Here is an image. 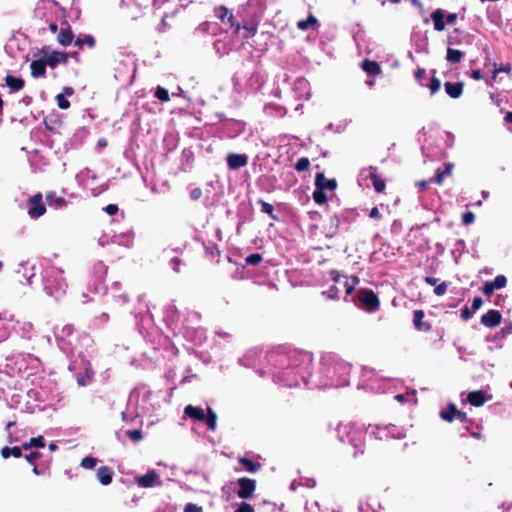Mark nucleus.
Segmentation results:
<instances>
[{"instance_id":"obj_58","label":"nucleus","mask_w":512,"mask_h":512,"mask_svg":"<svg viewBox=\"0 0 512 512\" xmlns=\"http://www.w3.org/2000/svg\"><path fill=\"white\" fill-rule=\"evenodd\" d=\"M460 422H466L468 420L467 414L457 409L456 418Z\"/></svg>"},{"instance_id":"obj_51","label":"nucleus","mask_w":512,"mask_h":512,"mask_svg":"<svg viewBox=\"0 0 512 512\" xmlns=\"http://www.w3.org/2000/svg\"><path fill=\"white\" fill-rule=\"evenodd\" d=\"M41 454L39 452H30L28 454L25 455V459L27 460V462L35 465V462L40 458Z\"/></svg>"},{"instance_id":"obj_35","label":"nucleus","mask_w":512,"mask_h":512,"mask_svg":"<svg viewBox=\"0 0 512 512\" xmlns=\"http://www.w3.org/2000/svg\"><path fill=\"white\" fill-rule=\"evenodd\" d=\"M154 95L158 100H160L162 102H168L170 100V95H169L168 90L161 86H157Z\"/></svg>"},{"instance_id":"obj_15","label":"nucleus","mask_w":512,"mask_h":512,"mask_svg":"<svg viewBox=\"0 0 512 512\" xmlns=\"http://www.w3.org/2000/svg\"><path fill=\"white\" fill-rule=\"evenodd\" d=\"M184 414H185V416H187L193 420L199 421V422H203L205 419L204 410L201 407H197V406H193V405H187L184 408Z\"/></svg>"},{"instance_id":"obj_46","label":"nucleus","mask_w":512,"mask_h":512,"mask_svg":"<svg viewBox=\"0 0 512 512\" xmlns=\"http://www.w3.org/2000/svg\"><path fill=\"white\" fill-rule=\"evenodd\" d=\"M254 511H255L254 507L251 504L244 502V501L241 502L238 505L237 509L235 510V512H254Z\"/></svg>"},{"instance_id":"obj_5","label":"nucleus","mask_w":512,"mask_h":512,"mask_svg":"<svg viewBox=\"0 0 512 512\" xmlns=\"http://www.w3.org/2000/svg\"><path fill=\"white\" fill-rule=\"evenodd\" d=\"M39 52L44 57H46V62H48V66L52 69L56 68L58 64L66 65L68 63V58L70 55L66 52L59 51H52L50 54H48V48L45 46L42 47Z\"/></svg>"},{"instance_id":"obj_21","label":"nucleus","mask_w":512,"mask_h":512,"mask_svg":"<svg viewBox=\"0 0 512 512\" xmlns=\"http://www.w3.org/2000/svg\"><path fill=\"white\" fill-rule=\"evenodd\" d=\"M320 181H322V177H318L315 179V190L313 192V200L315 203L322 205L327 202L328 198L324 190H321Z\"/></svg>"},{"instance_id":"obj_30","label":"nucleus","mask_w":512,"mask_h":512,"mask_svg":"<svg viewBox=\"0 0 512 512\" xmlns=\"http://www.w3.org/2000/svg\"><path fill=\"white\" fill-rule=\"evenodd\" d=\"M334 369H339V370H342V375H341V378L337 381L336 385L337 386H345L348 384V376H349V372H350V367L346 364H336Z\"/></svg>"},{"instance_id":"obj_50","label":"nucleus","mask_w":512,"mask_h":512,"mask_svg":"<svg viewBox=\"0 0 512 512\" xmlns=\"http://www.w3.org/2000/svg\"><path fill=\"white\" fill-rule=\"evenodd\" d=\"M474 313L475 312L472 309H469L467 306H465L464 308L461 309V318L464 321H468L469 319L472 318Z\"/></svg>"},{"instance_id":"obj_10","label":"nucleus","mask_w":512,"mask_h":512,"mask_svg":"<svg viewBox=\"0 0 512 512\" xmlns=\"http://www.w3.org/2000/svg\"><path fill=\"white\" fill-rule=\"evenodd\" d=\"M226 160L228 167L232 170L240 169L246 166L248 163V157L245 154L230 153L228 154Z\"/></svg>"},{"instance_id":"obj_25","label":"nucleus","mask_w":512,"mask_h":512,"mask_svg":"<svg viewBox=\"0 0 512 512\" xmlns=\"http://www.w3.org/2000/svg\"><path fill=\"white\" fill-rule=\"evenodd\" d=\"M457 406L454 403H449L446 409L440 411V417L446 422H452L456 418Z\"/></svg>"},{"instance_id":"obj_16","label":"nucleus","mask_w":512,"mask_h":512,"mask_svg":"<svg viewBox=\"0 0 512 512\" xmlns=\"http://www.w3.org/2000/svg\"><path fill=\"white\" fill-rule=\"evenodd\" d=\"M467 401L475 407L482 406L486 401L487 397L484 391L482 390H475L468 394Z\"/></svg>"},{"instance_id":"obj_8","label":"nucleus","mask_w":512,"mask_h":512,"mask_svg":"<svg viewBox=\"0 0 512 512\" xmlns=\"http://www.w3.org/2000/svg\"><path fill=\"white\" fill-rule=\"evenodd\" d=\"M136 483L143 488H151L161 486L162 481L159 474L155 470L148 471L146 474L135 478Z\"/></svg>"},{"instance_id":"obj_56","label":"nucleus","mask_w":512,"mask_h":512,"mask_svg":"<svg viewBox=\"0 0 512 512\" xmlns=\"http://www.w3.org/2000/svg\"><path fill=\"white\" fill-rule=\"evenodd\" d=\"M426 75V70L424 68H418L417 70H415L414 72V77L419 81L421 82V80L425 77Z\"/></svg>"},{"instance_id":"obj_42","label":"nucleus","mask_w":512,"mask_h":512,"mask_svg":"<svg viewBox=\"0 0 512 512\" xmlns=\"http://www.w3.org/2000/svg\"><path fill=\"white\" fill-rule=\"evenodd\" d=\"M57 105L60 109L66 110L70 107V102L65 98L64 94L56 96Z\"/></svg>"},{"instance_id":"obj_53","label":"nucleus","mask_w":512,"mask_h":512,"mask_svg":"<svg viewBox=\"0 0 512 512\" xmlns=\"http://www.w3.org/2000/svg\"><path fill=\"white\" fill-rule=\"evenodd\" d=\"M201 196H202V189L199 187L192 189L190 192V198L193 201L200 199Z\"/></svg>"},{"instance_id":"obj_64","label":"nucleus","mask_w":512,"mask_h":512,"mask_svg":"<svg viewBox=\"0 0 512 512\" xmlns=\"http://www.w3.org/2000/svg\"><path fill=\"white\" fill-rule=\"evenodd\" d=\"M428 184H429V182L426 180H422V181L418 182V186L420 187L421 190H426L428 188Z\"/></svg>"},{"instance_id":"obj_1","label":"nucleus","mask_w":512,"mask_h":512,"mask_svg":"<svg viewBox=\"0 0 512 512\" xmlns=\"http://www.w3.org/2000/svg\"><path fill=\"white\" fill-rule=\"evenodd\" d=\"M269 360L279 369L308 371L313 363V355L302 349L280 346L269 353Z\"/></svg>"},{"instance_id":"obj_60","label":"nucleus","mask_w":512,"mask_h":512,"mask_svg":"<svg viewBox=\"0 0 512 512\" xmlns=\"http://www.w3.org/2000/svg\"><path fill=\"white\" fill-rule=\"evenodd\" d=\"M457 20V14L456 13H449L447 16H446V22L448 24H454Z\"/></svg>"},{"instance_id":"obj_12","label":"nucleus","mask_w":512,"mask_h":512,"mask_svg":"<svg viewBox=\"0 0 512 512\" xmlns=\"http://www.w3.org/2000/svg\"><path fill=\"white\" fill-rule=\"evenodd\" d=\"M425 313L423 310H415L413 312V324L418 331L428 332L432 326L429 322L423 321Z\"/></svg>"},{"instance_id":"obj_62","label":"nucleus","mask_w":512,"mask_h":512,"mask_svg":"<svg viewBox=\"0 0 512 512\" xmlns=\"http://www.w3.org/2000/svg\"><path fill=\"white\" fill-rule=\"evenodd\" d=\"M471 77L475 80H480V79H482V73L479 69L472 70Z\"/></svg>"},{"instance_id":"obj_36","label":"nucleus","mask_w":512,"mask_h":512,"mask_svg":"<svg viewBox=\"0 0 512 512\" xmlns=\"http://www.w3.org/2000/svg\"><path fill=\"white\" fill-rule=\"evenodd\" d=\"M262 260L263 257L260 253H253L245 258V263L246 265L257 266L262 262Z\"/></svg>"},{"instance_id":"obj_43","label":"nucleus","mask_w":512,"mask_h":512,"mask_svg":"<svg viewBox=\"0 0 512 512\" xmlns=\"http://www.w3.org/2000/svg\"><path fill=\"white\" fill-rule=\"evenodd\" d=\"M441 88V81L437 77H432L429 83L431 94L437 93Z\"/></svg>"},{"instance_id":"obj_44","label":"nucleus","mask_w":512,"mask_h":512,"mask_svg":"<svg viewBox=\"0 0 512 512\" xmlns=\"http://www.w3.org/2000/svg\"><path fill=\"white\" fill-rule=\"evenodd\" d=\"M30 445L35 448H43L45 446V440L43 436L33 437L30 440Z\"/></svg>"},{"instance_id":"obj_17","label":"nucleus","mask_w":512,"mask_h":512,"mask_svg":"<svg viewBox=\"0 0 512 512\" xmlns=\"http://www.w3.org/2000/svg\"><path fill=\"white\" fill-rule=\"evenodd\" d=\"M361 68L370 76H378L382 73L379 63L369 59L363 60Z\"/></svg>"},{"instance_id":"obj_55","label":"nucleus","mask_w":512,"mask_h":512,"mask_svg":"<svg viewBox=\"0 0 512 512\" xmlns=\"http://www.w3.org/2000/svg\"><path fill=\"white\" fill-rule=\"evenodd\" d=\"M104 211L109 215H115L118 212V206L116 204H109L104 208Z\"/></svg>"},{"instance_id":"obj_23","label":"nucleus","mask_w":512,"mask_h":512,"mask_svg":"<svg viewBox=\"0 0 512 512\" xmlns=\"http://www.w3.org/2000/svg\"><path fill=\"white\" fill-rule=\"evenodd\" d=\"M431 19L434 22V29L436 31H443L445 29L444 12L442 9H436L431 13Z\"/></svg>"},{"instance_id":"obj_20","label":"nucleus","mask_w":512,"mask_h":512,"mask_svg":"<svg viewBox=\"0 0 512 512\" xmlns=\"http://www.w3.org/2000/svg\"><path fill=\"white\" fill-rule=\"evenodd\" d=\"M73 39H74V34H73L70 26H67L66 28L61 29L57 36L58 43L63 46L70 45L73 42Z\"/></svg>"},{"instance_id":"obj_47","label":"nucleus","mask_w":512,"mask_h":512,"mask_svg":"<svg viewBox=\"0 0 512 512\" xmlns=\"http://www.w3.org/2000/svg\"><path fill=\"white\" fill-rule=\"evenodd\" d=\"M245 29V34L243 35V39H250L251 37H253L256 32H257V27L256 26H244L243 27Z\"/></svg>"},{"instance_id":"obj_11","label":"nucleus","mask_w":512,"mask_h":512,"mask_svg":"<svg viewBox=\"0 0 512 512\" xmlns=\"http://www.w3.org/2000/svg\"><path fill=\"white\" fill-rule=\"evenodd\" d=\"M46 66H48V62H46V57L38 60H33L30 64L31 76L33 78L45 77Z\"/></svg>"},{"instance_id":"obj_33","label":"nucleus","mask_w":512,"mask_h":512,"mask_svg":"<svg viewBox=\"0 0 512 512\" xmlns=\"http://www.w3.org/2000/svg\"><path fill=\"white\" fill-rule=\"evenodd\" d=\"M74 43L76 46L82 49L84 44H86L89 48H94L96 42L95 38L92 35L88 34L85 35L84 38L77 37Z\"/></svg>"},{"instance_id":"obj_52","label":"nucleus","mask_w":512,"mask_h":512,"mask_svg":"<svg viewBox=\"0 0 512 512\" xmlns=\"http://www.w3.org/2000/svg\"><path fill=\"white\" fill-rule=\"evenodd\" d=\"M184 512H203V508L194 503H187L184 507Z\"/></svg>"},{"instance_id":"obj_4","label":"nucleus","mask_w":512,"mask_h":512,"mask_svg":"<svg viewBox=\"0 0 512 512\" xmlns=\"http://www.w3.org/2000/svg\"><path fill=\"white\" fill-rule=\"evenodd\" d=\"M27 213L31 218H39L46 213V207L41 193H36L27 201Z\"/></svg>"},{"instance_id":"obj_7","label":"nucleus","mask_w":512,"mask_h":512,"mask_svg":"<svg viewBox=\"0 0 512 512\" xmlns=\"http://www.w3.org/2000/svg\"><path fill=\"white\" fill-rule=\"evenodd\" d=\"M214 13L215 16L219 18L222 23H227L231 28H235L236 33L240 31V24L235 22L234 15L226 6L220 5L215 7Z\"/></svg>"},{"instance_id":"obj_19","label":"nucleus","mask_w":512,"mask_h":512,"mask_svg":"<svg viewBox=\"0 0 512 512\" xmlns=\"http://www.w3.org/2000/svg\"><path fill=\"white\" fill-rule=\"evenodd\" d=\"M46 201L49 206H55L57 208L66 207L68 202L64 197L57 196L54 191H49L46 193Z\"/></svg>"},{"instance_id":"obj_29","label":"nucleus","mask_w":512,"mask_h":512,"mask_svg":"<svg viewBox=\"0 0 512 512\" xmlns=\"http://www.w3.org/2000/svg\"><path fill=\"white\" fill-rule=\"evenodd\" d=\"M318 24L317 18L313 14H309L307 19L299 20L297 22V28L302 31L308 30L310 27Z\"/></svg>"},{"instance_id":"obj_59","label":"nucleus","mask_w":512,"mask_h":512,"mask_svg":"<svg viewBox=\"0 0 512 512\" xmlns=\"http://www.w3.org/2000/svg\"><path fill=\"white\" fill-rule=\"evenodd\" d=\"M424 281L428 284V285H431V286H436L437 285V282H438V279L435 278V277H432V276H426L424 278Z\"/></svg>"},{"instance_id":"obj_45","label":"nucleus","mask_w":512,"mask_h":512,"mask_svg":"<svg viewBox=\"0 0 512 512\" xmlns=\"http://www.w3.org/2000/svg\"><path fill=\"white\" fill-rule=\"evenodd\" d=\"M475 221V214L471 211L465 212L462 215V222L464 225H470Z\"/></svg>"},{"instance_id":"obj_22","label":"nucleus","mask_w":512,"mask_h":512,"mask_svg":"<svg viewBox=\"0 0 512 512\" xmlns=\"http://www.w3.org/2000/svg\"><path fill=\"white\" fill-rule=\"evenodd\" d=\"M238 462L243 466V468L250 473H256L261 469L260 462H254L247 457H239Z\"/></svg>"},{"instance_id":"obj_57","label":"nucleus","mask_w":512,"mask_h":512,"mask_svg":"<svg viewBox=\"0 0 512 512\" xmlns=\"http://www.w3.org/2000/svg\"><path fill=\"white\" fill-rule=\"evenodd\" d=\"M369 217L373 219H381L382 215L377 207H373L369 213Z\"/></svg>"},{"instance_id":"obj_28","label":"nucleus","mask_w":512,"mask_h":512,"mask_svg":"<svg viewBox=\"0 0 512 512\" xmlns=\"http://www.w3.org/2000/svg\"><path fill=\"white\" fill-rule=\"evenodd\" d=\"M369 179L371 180L376 192L381 193L385 190L386 183L382 178H380L378 174H376L375 172H371L369 175Z\"/></svg>"},{"instance_id":"obj_49","label":"nucleus","mask_w":512,"mask_h":512,"mask_svg":"<svg viewBox=\"0 0 512 512\" xmlns=\"http://www.w3.org/2000/svg\"><path fill=\"white\" fill-rule=\"evenodd\" d=\"M447 283L446 282H442L441 284H438L435 286L434 288V293L437 295V296H442L446 293L447 291Z\"/></svg>"},{"instance_id":"obj_41","label":"nucleus","mask_w":512,"mask_h":512,"mask_svg":"<svg viewBox=\"0 0 512 512\" xmlns=\"http://www.w3.org/2000/svg\"><path fill=\"white\" fill-rule=\"evenodd\" d=\"M126 434L133 442H138L143 439V433L139 429L128 430Z\"/></svg>"},{"instance_id":"obj_61","label":"nucleus","mask_w":512,"mask_h":512,"mask_svg":"<svg viewBox=\"0 0 512 512\" xmlns=\"http://www.w3.org/2000/svg\"><path fill=\"white\" fill-rule=\"evenodd\" d=\"M167 15H165L164 17H162V20H161V24H162V27L159 28V32H165L167 28H169V24L167 23Z\"/></svg>"},{"instance_id":"obj_6","label":"nucleus","mask_w":512,"mask_h":512,"mask_svg":"<svg viewBox=\"0 0 512 512\" xmlns=\"http://www.w3.org/2000/svg\"><path fill=\"white\" fill-rule=\"evenodd\" d=\"M239 489L237 496L241 499H249L254 495L256 490V481L251 478L241 477L237 481Z\"/></svg>"},{"instance_id":"obj_39","label":"nucleus","mask_w":512,"mask_h":512,"mask_svg":"<svg viewBox=\"0 0 512 512\" xmlns=\"http://www.w3.org/2000/svg\"><path fill=\"white\" fill-rule=\"evenodd\" d=\"M512 71V67H511V64H506V65H500L498 66L496 63L494 64V70H493V79L496 78V76L500 73V72H505V73H510Z\"/></svg>"},{"instance_id":"obj_9","label":"nucleus","mask_w":512,"mask_h":512,"mask_svg":"<svg viewBox=\"0 0 512 512\" xmlns=\"http://www.w3.org/2000/svg\"><path fill=\"white\" fill-rule=\"evenodd\" d=\"M502 314L496 309H490L481 316V323L487 328H494L501 324Z\"/></svg>"},{"instance_id":"obj_54","label":"nucleus","mask_w":512,"mask_h":512,"mask_svg":"<svg viewBox=\"0 0 512 512\" xmlns=\"http://www.w3.org/2000/svg\"><path fill=\"white\" fill-rule=\"evenodd\" d=\"M483 304V300L481 297H475L473 299V302H472V307L471 309L476 312L478 309H480V307L482 306Z\"/></svg>"},{"instance_id":"obj_31","label":"nucleus","mask_w":512,"mask_h":512,"mask_svg":"<svg viewBox=\"0 0 512 512\" xmlns=\"http://www.w3.org/2000/svg\"><path fill=\"white\" fill-rule=\"evenodd\" d=\"M1 456L4 459H8L10 456H13L15 458H20L22 456V451H21V448L18 446H14V447L5 446L1 449Z\"/></svg>"},{"instance_id":"obj_13","label":"nucleus","mask_w":512,"mask_h":512,"mask_svg":"<svg viewBox=\"0 0 512 512\" xmlns=\"http://www.w3.org/2000/svg\"><path fill=\"white\" fill-rule=\"evenodd\" d=\"M454 165L452 163H445L443 168H438L430 182H434L438 185H442L446 176H450Z\"/></svg>"},{"instance_id":"obj_37","label":"nucleus","mask_w":512,"mask_h":512,"mask_svg":"<svg viewBox=\"0 0 512 512\" xmlns=\"http://www.w3.org/2000/svg\"><path fill=\"white\" fill-rule=\"evenodd\" d=\"M98 462V459L93 456H86L81 460L80 466L84 469H93Z\"/></svg>"},{"instance_id":"obj_2","label":"nucleus","mask_w":512,"mask_h":512,"mask_svg":"<svg viewBox=\"0 0 512 512\" xmlns=\"http://www.w3.org/2000/svg\"><path fill=\"white\" fill-rule=\"evenodd\" d=\"M329 274L331 280L334 282V285H332L327 291L323 292V294L326 295L329 299L339 298L340 288L337 285L342 286L345 290L346 296H349L360 282L357 276L348 277L341 274L337 270H331Z\"/></svg>"},{"instance_id":"obj_34","label":"nucleus","mask_w":512,"mask_h":512,"mask_svg":"<svg viewBox=\"0 0 512 512\" xmlns=\"http://www.w3.org/2000/svg\"><path fill=\"white\" fill-rule=\"evenodd\" d=\"M257 203L260 205L263 213L269 215L273 220H278V217L274 214V207L272 204L264 201L263 199H259Z\"/></svg>"},{"instance_id":"obj_48","label":"nucleus","mask_w":512,"mask_h":512,"mask_svg":"<svg viewBox=\"0 0 512 512\" xmlns=\"http://www.w3.org/2000/svg\"><path fill=\"white\" fill-rule=\"evenodd\" d=\"M496 289L494 288L493 284L491 281H487L484 283V285L482 286V292L486 295V296H490Z\"/></svg>"},{"instance_id":"obj_26","label":"nucleus","mask_w":512,"mask_h":512,"mask_svg":"<svg viewBox=\"0 0 512 512\" xmlns=\"http://www.w3.org/2000/svg\"><path fill=\"white\" fill-rule=\"evenodd\" d=\"M464 56H465V53L461 50L453 49L450 47L447 48L446 60L449 63H452V64L460 63L462 61V59L464 58Z\"/></svg>"},{"instance_id":"obj_18","label":"nucleus","mask_w":512,"mask_h":512,"mask_svg":"<svg viewBox=\"0 0 512 512\" xmlns=\"http://www.w3.org/2000/svg\"><path fill=\"white\" fill-rule=\"evenodd\" d=\"M113 474L114 472L112 468L108 466H102L97 469V479L104 486L109 485L112 482Z\"/></svg>"},{"instance_id":"obj_32","label":"nucleus","mask_w":512,"mask_h":512,"mask_svg":"<svg viewBox=\"0 0 512 512\" xmlns=\"http://www.w3.org/2000/svg\"><path fill=\"white\" fill-rule=\"evenodd\" d=\"M204 421L210 430L214 431L216 429L217 414L212 410V408L207 407V414H205Z\"/></svg>"},{"instance_id":"obj_38","label":"nucleus","mask_w":512,"mask_h":512,"mask_svg":"<svg viewBox=\"0 0 512 512\" xmlns=\"http://www.w3.org/2000/svg\"><path fill=\"white\" fill-rule=\"evenodd\" d=\"M310 167V161L307 157H301L297 160L295 164V170L298 172H303L308 170Z\"/></svg>"},{"instance_id":"obj_24","label":"nucleus","mask_w":512,"mask_h":512,"mask_svg":"<svg viewBox=\"0 0 512 512\" xmlns=\"http://www.w3.org/2000/svg\"><path fill=\"white\" fill-rule=\"evenodd\" d=\"M6 85L13 91H19L24 88L25 81L20 77H14L12 75H7L5 77Z\"/></svg>"},{"instance_id":"obj_40","label":"nucleus","mask_w":512,"mask_h":512,"mask_svg":"<svg viewBox=\"0 0 512 512\" xmlns=\"http://www.w3.org/2000/svg\"><path fill=\"white\" fill-rule=\"evenodd\" d=\"M495 289H502L507 284V278L504 275H498L491 281Z\"/></svg>"},{"instance_id":"obj_14","label":"nucleus","mask_w":512,"mask_h":512,"mask_svg":"<svg viewBox=\"0 0 512 512\" xmlns=\"http://www.w3.org/2000/svg\"><path fill=\"white\" fill-rule=\"evenodd\" d=\"M446 93L453 99H458L463 94L464 82H446L444 84Z\"/></svg>"},{"instance_id":"obj_63","label":"nucleus","mask_w":512,"mask_h":512,"mask_svg":"<svg viewBox=\"0 0 512 512\" xmlns=\"http://www.w3.org/2000/svg\"><path fill=\"white\" fill-rule=\"evenodd\" d=\"M63 94L64 96L67 95V96H72L74 94V88L73 87H70V86H66L63 88Z\"/></svg>"},{"instance_id":"obj_27","label":"nucleus","mask_w":512,"mask_h":512,"mask_svg":"<svg viewBox=\"0 0 512 512\" xmlns=\"http://www.w3.org/2000/svg\"><path fill=\"white\" fill-rule=\"evenodd\" d=\"M318 177H322V181H320L321 190L333 191L337 188V181L335 179H327L324 173H317L315 179H317Z\"/></svg>"},{"instance_id":"obj_3","label":"nucleus","mask_w":512,"mask_h":512,"mask_svg":"<svg viewBox=\"0 0 512 512\" xmlns=\"http://www.w3.org/2000/svg\"><path fill=\"white\" fill-rule=\"evenodd\" d=\"M353 301L358 302L359 307L368 312L377 311L380 307L378 296L373 290L368 288L359 289Z\"/></svg>"}]
</instances>
